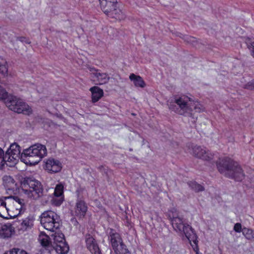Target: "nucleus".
Segmentation results:
<instances>
[{"label": "nucleus", "instance_id": "obj_18", "mask_svg": "<svg viewBox=\"0 0 254 254\" xmlns=\"http://www.w3.org/2000/svg\"><path fill=\"white\" fill-rule=\"evenodd\" d=\"M183 232L190 242L192 241L196 244L197 236L191 226L187 224L183 229Z\"/></svg>", "mask_w": 254, "mask_h": 254}, {"label": "nucleus", "instance_id": "obj_7", "mask_svg": "<svg viewBox=\"0 0 254 254\" xmlns=\"http://www.w3.org/2000/svg\"><path fill=\"white\" fill-rule=\"evenodd\" d=\"M60 218L54 211H48L43 213L41 217V224L50 231L54 232L60 226Z\"/></svg>", "mask_w": 254, "mask_h": 254}, {"label": "nucleus", "instance_id": "obj_37", "mask_svg": "<svg viewBox=\"0 0 254 254\" xmlns=\"http://www.w3.org/2000/svg\"><path fill=\"white\" fill-rule=\"evenodd\" d=\"M6 96V90L0 86V99L4 98Z\"/></svg>", "mask_w": 254, "mask_h": 254}, {"label": "nucleus", "instance_id": "obj_3", "mask_svg": "<svg viewBox=\"0 0 254 254\" xmlns=\"http://www.w3.org/2000/svg\"><path fill=\"white\" fill-rule=\"evenodd\" d=\"M22 191L28 197L37 199L46 195L41 183L33 177H25L21 182Z\"/></svg>", "mask_w": 254, "mask_h": 254}, {"label": "nucleus", "instance_id": "obj_2", "mask_svg": "<svg viewBox=\"0 0 254 254\" xmlns=\"http://www.w3.org/2000/svg\"><path fill=\"white\" fill-rule=\"evenodd\" d=\"M219 172L227 177L232 178L237 181H241L245 175L241 167L236 162L226 157L217 164Z\"/></svg>", "mask_w": 254, "mask_h": 254}, {"label": "nucleus", "instance_id": "obj_6", "mask_svg": "<svg viewBox=\"0 0 254 254\" xmlns=\"http://www.w3.org/2000/svg\"><path fill=\"white\" fill-rule=\"evenodd\" d=\"M101 9L106 15L118 20H122L125 15L117 6V0H99Z\"/></svg>", "mask_w": 254, "mask_h": 254}, {"label": "nucleus", "instance_id": "obj_39", "mask_svg": "<svg viewBox=\"0 0 254 254\" xmlns=\"http://www.w3.org/2000/svg\"><path fill=\"white\" fill-rule=\"evenodd\" d=\"M18 39L19 41H20L21 42H25L26 44H30V42L29 41V40H27L26 38H25L24 37H18Z\"/></svg>", "mask_w": 254, "mask_h": 254}, {"label": "nucleus", "instance_id": "obj_21", "mask_svg": "<svg viewBox=\"0 0 254 254\" xmlns=\"http://www.w3.org/2000/svg\"><path fill=\"white\" fill-rule=\"evenodd\" d=\"M90 91L92 93L93 102H97L103 96V90L98 86H93L90 88Z\"/></svg>", "mask_w": 254, "mask_h": 254}, {"label": "nucleus", "instance_id": "obj_8", "mask_svg": "<svg viewBox=\"0 0 254 254\" xmlns=\"http://www.w3.org/2000/svg\"><path fill=\"white\" fill-rule=\"evenodd\" d=\"M51 237L54 241V247L57 253L65 254L68 253L69 247L65 242L64 237L63 233L56 232L52 234Z\"/></svg>", "mask_w": 254, "mask_h": 254}, {"label": "nucleus", "instance_id": "obj_4", "mask_svg": "<svg viewBox=\"0 0 254 254\" xmlns=\"http://www.w3.org/2000/svg\"><path fill=\"white\" fill-rule=\"evenodd\" d=\"M47 154V148L44 145L35 144L28 148L25 149L22 152L21 158L25 157L28 160L30 164H35Z\"/></svg>", "mask_w": 254, "mask_h": 254}, {"label": "nucleus", "instance_id": "obj_10", "mask_svg": "<svg viewBox=\"0 0 254 254\" xmlns=\"http://www.w3.org/2000/svg\"><path fill=\"white\" fill-rule=\"evenodd\" d=\"M169 217L174 230L178 232H182L183 229L187 225L184 223L183 219L176 212H173L172 215L170 214Z\"/></svg>", "mask_w": 254, "mask_h": 254}, {"label": "nucleus", "instance_id": "obj_32", "mask_svg": "<svg viewBox=\"0 0 254 254\" xmlns=\"http://www.w3.org/2000/svg\"><path fill=\"white\" fill-rule=\"evenodd\" d=\"M4 254H28V253L23 250L13 248L9 251L5 252Z\"/></svg>", "mask_w": 254, "mask_h": 254}, {"label": "nucleus", "instance_id": "obj_26", "mask_svg": "<svg viewBox=\"0 0 254 254\" xmlns=\"http://www.w3.org/2000/svg\"><path fill=\"white\" fill-rule=\"evenodd\" d=\"M188 185L191 190L195 192L202 191L204 190L203 186L195 182H189L188 183Z\"/></svg>", "mask_w": 254, "mask_h": 254}, {"label": "nucleus", "instance_id": "obj_5", "mask_svg": "<svg viewBox=\"0 0 254 254\" xmlns=\"http://www.w3.org/2000/svg\"><path fill=\"white\" fill-rule=\"evenodd\" d=\"M4 103L6 106L11 111L17 113H22L29 115L32 112L31 107L23 100L17 97L12 95H7L4 98Z\"/></svg>", "mask_w": 254, "mask_h": 254}, {"label": "nucleus", "instance_id": "obj_35", "mask_svg": "<svg viewBox=\"0 0 254 254\" xmlns=\"http://www.w3.org/2000/svg\"><path fill=\"white\" fill-rule=\"evenodd\" d=\"M4 155L3 150L0 148V168H1L5 164Z\"/></svg>", "mask_w": 254, "mask_h": 254}, {"label": "nucleus", "instance_id": "obj_20", "mask_svg": "<svg viewBox=\"0 0 254 254\" xmlns=\"http://www.w3.org/2000/svg\"><path fill=\"white\" fill-rule=\"evenodd\" d=\"M14 232L13 227L10 224L3 225L0 229V236L2 238L10 237Z\"/></svg>", "mask_w": 254, "mask_h": 254}, {"label": "nucleus", "instance_id": "obj_41", "mask_svg": "<svg viewBox=\"0 0 254 254\" xmlns=\"http://www.w3.org/2000/svg\"><path fill=\"white\" fill-rule=\"evenodd\" d=\"M188 39H189L190 40V41H192V42H193L194 40V37H187Z\"/></svg>", "mask_w": 254, "mask_h": 254}, {"label": "nucleus", "instance_id": "obj_36", "mask_svg": "<svg viewBox=\"0 0 254 254\" xmlns=\"http://www.w3.org/2000/svg\"><path fill=\"white\" fill-rule=\"evenodd\" d=\"M234 230L238 233L242 232L243 229H242V225L240 223H237L235 224L234 227Z\"/></svg>", "mask_w": 254, "mask_h": 254}, {"label": "nucleus", "instance_id": "obj_11", "mask_svg": "<svg viewBox=\"0 0 254 254\" xmlns=\"http://www.w3.org/2000/svg\"><path fill=\"white\" fill-rule=\"evenodd\" d=\"M64 186L62 184L56 185L54 190V197L52 199L53 204L56 206L60 205L64 200Z\"/></svg>", "mask_w": 254, "mask_h": 254}, {"label": "nucleus", "instance_id": "obj_30", "mask_svg": "<svg viewBox=\"0 0 254 254\" xmlns=\"http://www.w3.org/2000/svg\"><path fill=\"white\" fill-rule=\"evenodd\" d=\"M242 233L247 239H254V233L252 229L244 228L243 229Z\"/></svg>", "mask_w": 254, "mask_h": 254}, {"label": "nucleus", "instance_id": "obj_27", "mask_svg": "<svg viewBox=\"0 0 254 254\" xmlns=\"http://www.w3.org/2000/svg\"><path fill=\"white\" fill-rule=\"evenodd\" d=\"M114 251L116 254H130L126 246L124 243L120 245L119 247H117V249H116Z\"/></svg>", "mask_w": 254, "mask_h": 254}, {"label": "nucleus", "instance_id": "obj_31", "mask_svg": "<svg viewBox=\"0 0 254 254\" xmlns=\"http://www.w3.org/2000/svg\"><path fill=\"white\" fill-rule=\"evenodd\" d=\"M5 64V62L2 61L0 65V74H1L3 77L6 76L8 74V68Z\"/></svg>", "mask_w": 254, "mask_h": 254}, {"label": "nucleus", "instance_id": "obj_28", "mask_svg": "<svg viewBox=\"0 0 254 254\" xmlns=\"http://www.w3.org/2000/svg\"><path fill=\"white\" fill-rule=\"evenodd\" d=\"M33 219L30 218H26L21 223L22 228L26 230L31 228L33 226Z\"/></svg>", "mask_w": 254, "mask_h": 254}, {"label": "nucleus", "instance_id": "obj_14", "mask_svg": "<svg viewBox=\"0 0 254 254\" xmlns=\"http://www.w3.org/2000/svg\"><path fill=\"white\" fill-rule=\"evenodd\" d=\"M87 211V206L84 201L78 199L74 208L75 215L80 218H83Z\"/></svg>", "mask_w": 254, "mask_h": 254}, {"label": "nucleus", "instance_id": "obj_19", "mask_svg": "<svg viewBox=\"0 0 254 254\" xmlns=\"http://www.w3.org/2000/svg\"><path fill=\"white\" fill-rule=\"evenodd\" d=\"M9 199V197H1L0 198V217L2 218H7V215L12 217L9 214V209L6 206L5 200Z\"/></svg>", "mask_w": 254, "mask_h": 254}, {"label": "nucleus", "instance_id": "obj_34", "mask_svg": "<svg viewBox=\"0 0 254 254\" xmlns=\"http://www.w3.org/2000/svg\"><path fill=\"white\" fill-rule=\"evenodd\" d=\"M9 199H12L16 203L20 205V209H21L22 207L25 205V201L24 199L19 198L18 196H10L9 197Z\"/></svg>", "mask_w": 254, "mask_h": 254}, {"label": "nucleus", "instance_id": "obj_25", "mask_svg": "<svg viewBox=\"0 0 254 254\" xmlns=\"http://www.w3.org/2000/svg\"><path fill=\"white\" fill-rule=\"evenodd\" d=\"M4 162L5 164L9 167H13L17 164L19 158L14 156L10 153L5 152L4 155Z\"/></svg>", "mask_w": 254, "mask_h": 254}, {"label": "nucleus", "instance_id": "obj_9", "mask_svg": "<svg viewBox=\"0 0 254 254\" xmlns=\"http://www.w3.org/2000/svg\"><path fill=\"white\" fill-rule=\"evenodd\" d=\"M192 154L196 157L204 160H209L212 159L213 155L205 148L199 146H194L192 148Z\"/></svg>", "mask_w": 254, "mask_h": 254}, {"label": "nucleus", "instance_id": "obj_24", "mask_svg": "<svg viewBox=\"0 0 254 254\" xmlns=\"http://www.w3.org/2000/svg\"><path fill=\"white\" fill-rule=\"evenodd\" d=\"M129 78L131 81H133L134 86L136 87L143 88L145 86V83L142 78L139 75L131 73Z\"/></svg>", "mask_w": 254, "mask_h": 254}, {"label": "nucleus", "instance_id": "obj_12", "mask_svg": "<svg viewBox=\"0 0 254 254\" xmlns=\"http://www.w3.org/2000/svg\"><path fill=\"white\" fill-rule=\"evenodd\" d=\"M62 168V164L58 160L50 158L46 162L45 169L50 173L59 172L61 170Z\"/></svg>", "mask_w": 254, "mask_h": 254}, {"label": "nucleus", "instance_id": "obj_38", "mask_svg": "<svg viewBox=\"0 0 254 254\" xmlns=\"http://www.w3.org/2000/svg\"><path fill=\"white\" fill-rule=\"evenodd\" d=\"M245 88L248 89L252 90L254 89V81H252L251 82H249L247 83L245 86Z\"/></svg>", "mask_w": 254, "mask_h": 254}, {"label": "nucleus", "instance_id": "obj_15", "mask_svg": "<svg viewBox=\"0 0 254 254\" xmlns=\"http://www.w3.org/2000/svg\"><path fill=\"white\" fill-rule=\"evenodd\" d=\"M94 77L96 78L98 84L102 85L108 82L110 77L106 73L101 72L99 70L92 68L90 70Z\"/></svg>", "mask_w": 254, "mask_h": 254}, {"label": "nucleus", "instance_id": "obj_23", "mask_svg": "<svg viewBox=\"0 0 254 254\" xmlns=\"http://www.w3.org/2000/svg\"><path fill=\"white\" fill-rule=\"evenodd\" d=\"M6 152L11 154L15 157H17L19 159L20 158L21 160H24V157L23 159L21 158L20 147L16 143L11 144Z\"/></svg>", "mask_w": 254, "mask_h": 254}, {"label": "nucleus", "instance_id": "obj_16", "mask_svg": "<svg viewBox=\"0 0 254 254\" xmlns=\"http://www.w3.org/2000/svg\"><path fill=\"white\" fill-rule=\"evenodd\" d=\"M109 238L114 250L123 244L120 234L112 229L110 232Z\"/></svg>", "mask_w": 254, "mask_h": 254}, {"label": "nucleus", "instance_id": "obj_33", "mask_svg": "<svg viewBox=\"0 0 254 254\" xmlns=\"http://www.w3.org/2000/svg\"><path fill=\"white\" fill-rule=\"evenodd\" d=\"M246 44L248 48L251 50L252 56L254 58V40L248 38L246 40Z\"/></svg>", "mask_w": 254, "mask_h": 254}, {"label": "nucleus", "instance_id": "obj_40", "mask_svg": "<svg viewBox=\"0 0 254 254\" xmlns=\"http://www.w3.org/2000/svg\"><path fill=\"white\" fill-rule=\"evenodd\" d=\"M71 221L72 224L75 226L77 225V224L78 223L76 219L75 218L71 219Z\"/></svg>", "mask_w": 254, "mask_h": 254}, {"label": "nucleus", "instance_id": "obj_13", "mask_svg": "<svg viewBox=\"0 0 254 254\" xmlns=\"http://www.w3.org/2000/svg\"><path fill=\"white\" fill-rule=\"evenodd\" d=\"M85 243L87 248L93 254H100V251L95 239L90 234L85 236Z\"/></svg>", "mask_w": 254, "mask_h": 254}, {"label": "nucleus", "instance_id": "obj_22", "mask_svg": "<svg viewBox=\"0 0 254 254\" xmlns=\"http://www.w3.org/2000/svg\"><path fill=\"white\" fill-rule=\"evenodd\" d=\"M3 184L6 189L13 190L16 188V184L13 178L10 176H4L3 178Z\"/></svg>", "mask_w": 254, "mask_h": 254}, {"label": "nucleus", "instance_id": "obj_1", "mask_svg": "<svg viewBox=\"0 0 254 254\" xmlns=\"http://www.w3.org/2000/svg\"><path fill=\"white\" fill-rule=\"evenodd\" d=\"M169 108L177 114L185 117L192 116V111L200 113L204 108L199 102L192 100L186 95H183L175 99L174 102L168 104Z\"/></svg>", "mask_w": 254, "mask_h": 254}, {"label": "nucleus", "instance_id": "obj_29", "mask_svg": "<svg viewBox=\"0 0 254 254\" xmlns=\"http://www.w3.org/2000/svg\"><path fill=\"white\" fill-rule=\"evenodd\" d=\"M39 241L43 247H47L49 245V237L43 233H41L39 236Z\"/></svg>", "mask_w": 254, "mask_h": 254}, {"label": "nucleus", "instance_id": "obj_17", "mask_svg": "<svg viewBox=\"0 0 254 254\" xmlns=\"http://www.w3.org/2000/svg\"><path fill=\"white\" fill-rule=\"evenodd\" d=\"M183 232L190 242L192 241L196 244L197 236L191 226L187 224L183 229Z\"/></svg>", "mask_w": 254, "mask_h": 254}]
</instances>
